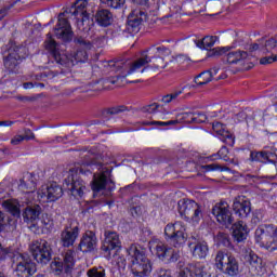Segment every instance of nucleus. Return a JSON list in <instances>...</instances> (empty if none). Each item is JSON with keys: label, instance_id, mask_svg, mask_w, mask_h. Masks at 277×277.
I'll list each match as a JSON object with an SVG mask.
<instances>
[{"label": "nucleus", "instance_id": "obj_38", "mask_svg": "<svg viewBox=\"0 0 277 277\" xmlns=\"http://www.w3.org/2000/svg\"><path fill=\"white\" fill-rule=\"evenodd\" d=\"M17 189L22 192V194H31V192L36 189V182L34 181L26 182L25 179H21Z\"/></svg>", "mask_w": 277, "mask_h": 277}, {"label": "nucleus", "instance_id": "obj_55", "mask_svg": "<svg viewBox=\"0 0 277 277\" xmlns=\"http://www.w3.org/2000/svg\"><path fill=\"white\" fill-rule=\"evenodd\" d=\"M23 137L24 140H26V142H29L31 140H36V134L34 133V131H31V129H26Z\"/></svg>", "mask_w": 277, "mask_h": 277}, {"label": "nucleus", "instance_id": "obj_34", "mask_svg": "<svg viewBox=\"0 0 277 277\" xmlns=\"http://www.w3.org/2000/svg\"><path fill=\"white\" fill-rule=\"evenodd\" d=\"M232 120H233V122H235V124H241V122H247V124H250V122H252V120H254V113L249 115L248 109L241 110V111L235 114L232 117Z\"/></svg>", "mask_w": 277, "mask_h": 277}, {"label": "nucleus", "instance_id": "obj_25", "mask_svg": "<svg viewBox=\"0 0 277 277\" xmlns=\"http://www.w3.org/2000/svg\"><path fill=\"white\" fill-rule=\"evenodd\" d=\"M248 60V52L243 50H232L230 49L224 54V64H229V66H235L237 64H243Z\"/></svg>", "mask_w": 277, "mask_h": 277}, {"label": "nucleus", "instance_id": "obj_51", "mask_svg": "<svg viewBox=\"0 0 277 277\" xmlns=\"http://www.w3.org/2000/svg\"><path fill=\"white\" fill-rule=\"evenodd\" d=\"M9 259H12V252H10V249L3 248L0 250V265L1 263H5Z\"/></svg>", "mask_w": 277, "mask_h": 277}, {"label": "nucleus", "instance_id": "obj_43", "mask_svg": "<svg viewBox=\"0 0 277 277\" xmlns=\"http://www.w3.org/2000/svg\"><path fill=\"white\" fill-rule=\"evenodd\" d=\"M88 277H107V271L105 267H92L87 272Z\"/></svg>", "mask_w": 277, "mask_h": 277}, {"label": "nucleus", "instance_id": "obj_35", "mask_svg": "<svg viewBox=\"0 0 277 277\" xmlns=\"http://www.w3.org/2000/svg\"><path fill=\"white\" fill-rule=\"evenodd\" d=\"M186 269L190 277H205V265L200 262L188 264Z\"/></svg>", "mask_w": 277, "mask_h": 277}, {"label": "nucleus", "instance_id": "obj_10", "mask_svg": "<svg viewBox=\"0 0 277 277\" xmlns=\"http://www.w3.org/2000/svg\"><path fill=\"white\" fill-rule=\"evenodd\" d=\"M255 241L266 250H277V226L266 225L255 229Z\"/></svg>", "mask_w": 277, "mask_h": 277}, {"label": "nucleus", "instance_id": "obj_30", "mask_svg": "<svg viewBox=\"0 0 277 277\" xmlns=\"http://www.w3.org/2000/svg\"><path fill=\"white\" fill-rule=\"evenodd\" d=\"M217 68L203 70L195 77L194 82L198 88H200L201 85H207V83H211V81H213V76L217 75Z\"/></svg>", "mask_w": 277, "mask_h": 277}, {"label": "nucleus", "instance_id": "obj_63", "mask_svg": "<svg viewBox=\"0 0 277 277\" xmlns=\"http://www.w3.org/2000/svg\"><path fill=\"white\" fill-rule=\"evenodd\" d=\"M16 121H11V120H4L0 121V127H12V124H15Z\"/></svg>", "mask_w": 277, "mask_h": 277}, {"label": "nucleus", "instance_id": "obj_20", "mask_svg": "<svg viewBox=\"0 0 277 277\" xmlns=\"http://www.w3.org/2000/svg\"><path fill=\"white\" fill-rule=\"evenodd\" d=\"M212 131L215 133V135L223 142V144H226V146H235V136L228 129L226 128V124L215 121L212 123Z\"/></svg>", "mask_w": 277, "mask_h": 277}, {"label": "nucleus", "instance_id": "obj_50", "mask_svg": "<svg viewBox=\"0 0 277 277\" xmlns=\"http://www.w3.org/2000/svg\"><path fill=\"white\" fill-rule=\"evenodd\" d=\"M159 107H161V105L159 103H153V104L145 106L143 108V111L145 114H157V111H159Z\"/></svg>", "mask_w": 277, "mask_h": 277}, {"label": "nucleus", "instance_id": "obj_36", "mask_svg": "<svg viewBox=\"0 0 277 277\" xmlns=\"http://www.w3.org/2000/svg\"><path fill=\"white\" fill-rule=\"evenodd\" d=\"M185 88L187 87H177L175 88L171 93L162 96L161 101L164 103V105H168V103H172V101H176L183 92H185Z\"/></svg>", "mask_w": 277, "mask_h": 277}, {"label": "nucleus", "instance_id": "obj_42", "mask_svg": "<svg viewBox=\"0 0 277 277\" xmlns=\"http://www.w3.org/2000/svg\"><path fill=\"white\" fill-rule=\"evenodd\" d=\"M103 5H106L107 8H111L113 10H120V8H123L124 3H127V0H100Z\"/></svg>", "mask_w": 277, "mask_h": 277}, {"label": "nucleus", "instance_id": "obj_1", "mask_svg": "<svg viewBox=\"0 0 277 277\" xmlns=\"http://www.w3.org/2000/svg\"><path fill=\"white\" fill-rule=\"evenodd\" d=\"M95 168L96 170H102L103 162H89L78 167L76 172L71 171V173L63 182L65 192H67V194L72 196L76 200H81V198L85 196L88 187L85 186V181H83L79 174L90 176V174H92V170Z\"/></svg>", "mask_w": 277, "mask_h": 277}, {"label": "nucleus", "instance_id": "obj_37", "mask_svg": "<svg viewBox=\"0 0 277 277\" xmlns=\"http://www.w3.org/2000/svg\"><path fill=\"white\" fill-rule=\"evenodd\" d=\"M201 168H202V170H205V172H233V170H230V168H228L226 166H222L217 162L205 164Z\"/></svg>", "mask_w": 277, "mask_h": 277}, {"label": "nucleus", "instance_id": "obj_61", "mask_svg": "<svg viewBox=\"0 0 277 277\" xmlns=\"http://www.w3.org/2000/svg\"><path fill=\"white\" fill-rule=\"evenodd\" d=\"M103 42H105V37H97L95 39L94 44H95V47H97V49H101V48H103Z\"/></svg>", "mask_w": 277, "mask_h": 277}, {"label": "nucleus", "instance_id": "obj_14", "mask_svg": "<svg viewBox=\"0 0 277 277\" xmlns=\"http://www.w3.org/2000/svg\"><path fill=\"white\" fill-rule=\"evenodd\" d=\"M44 49L48 51V53H50L51 57H53L56 64H60L61 66H68V64H70V58H68V55L60 52L57 49V41L53 39V35L51 32L47 35Z\"/></svg>", "mask_w": 277, "mask_h": 277}, {"label": "nucleus", "instance_id": "obj_9", "mask_svg": "<svg viewBox=\"0 0 277 277\" xmlns=\"http://www.w3.org/2000/svg\"><path fill=\"white\" fill-rule=\"evenodd\" d=\"M16 277H31L38 272L36 262L26 253H17L13 255Z\"/></svg>", "mask_w": 277, "mask_h": 277}, {"label": "nucleus", "instance_id": "obj_27", "mask_svg": "<svg viewBox=\"0 0 277 277\" xmlns=\"http://www.w3.org/2000/svg\"><path fill=\"white\" fill-rule=\"evenodd\" d=\"M183 122L186 124H202L207 116L202 111H184L181 114Z\"/></svg>", "mask_w": 277, "mask_h": 277}, {"label": "nucleus", "instance_id": "obj_22", "mask_svg": "<svg viewBox=\"0 0 277 277\" xmlns=\"http://www.w3.org/2000/svg\"><path fill=\"white\" fill-rule=\"evenodd\" d=\"M233 211L237 217L245 220V217H248L252 212L250 200L243 197L236 198L233 203Z\"/></svg>", "mask_w": 277, "mask_h": 277}, {"label": "nucleus", "instance_id": "obj_28", "mask_svg": "<svg viewBox=\"0 0 277 277\" xmlns=\"http://www.w3.org/2000/svg\"><path fill=\"white\" fill-rule=\"evenodd\" d=\"M192 254L195 259H207L209 255V243L207 241H198L189 245Z\"/></svg>", "mask_w": 277, "mask_h": 277}, {"label": "nucleus", "instance_id": "obj_13", "mask_svg": "<svg viewBox=\"0 0 277 277\" xmlns=\"http://www.w3.org/2000/svg\"><path fill=\"white\" fill-rule=\"evenodd\" d=\"M91 189L93 194L105 192V189H107V192H115L116 182L107 177V173H105V171H102L100 173H94L93 180L91 181Z\"/></svg>", "mask_w": 277, "mask_h": 277}, {"label": "nucleus", "instance_id": "obj_23", "mask_svg": "<svg viewBox=\"0 0 277 277\" xmlns=\"http://www.w3.org/2000/svg\"><path fill=\"white\" fill-rule=\"evenodd\" d=\"M79 226L65 227L61 233V246L63 248H72V246H75V241L79 239Z\"/></svg>", "mask_w": 277, "mask_h": 277}, {"label": "nucleus", "instance_id": "obj_32", "mask_svg": "<svg viewBox=\"0 0 277 277\" xmlns=\"http://www.w3.org/2000/svg\"><path fill=\"white\" fill-rule=\"evenodd\" d=\"M40 213H42V208L39 205L28 206L23 212L24 222L27 224L36 222L40 217Z\"/></svg>", "mask_w": 277, "mask_h": 277}, {"label": "nucleus", "instance_id": "obj_21", "mask_svg": "<svg viewBox=\"0 0 277 277\" xmlns=\"http://www.w3.org/2000/svg\"><path fill=\"white\" fill-rule=\"evenodd\" d=\"M122 248V242L120 241V236L116 232H105V239L102 243L103 252H111L116 250L118 252Z\"/></svg>", "mask_w": 277, "mask_h": 277}, {"label": "nucleus", "instance_id": "obj_48", "mask_svg": "<svg viewBox=\"0 0 277 277\" xmlns=\"http://www.w3.org/2000/svg\"><path fill=\"white\" fill-rule=\"evenodd\" d=\"M74 42L75 44L82 47V49H88V50L92 49V42H90L89 40H85V38H83L82 36L75 37Z\"/></svg>", "mask_w": 277, "mask_h": 277}, {"label": "nucleus", "instance_id": "obj_26", "mask_svg": "<svg viewBox=\"0 0 277 277\" xmlns=\"http://www.w3.org/2000/svg\"><path fill=\"white\" fill-rule=\"evenodd\" d=\"M232 237L236 243H242V241H246V239H248V234L250 233L248 230V225H243L242 221L235 223L232 226Z\"/></svg>", "mask_w": 277, "mask_h": 277}, {"label": "nucleus", "instance_id": "obj_49", "mask_svg": "<svg viewBox=\"0 0 277 277\" xmlns=\"http://www.w3.org/2000/svg\"><path fill=\"white\" fill-rule=\"evenodd\" d=\"M276 47H277V40L275 38H271L266 40L263 51L266 53H272V51H274Z\"/></svg>", "mask_w": 277, "mask_h": 277}, {"label": "nucleus", "instance_id": "obj_45", "mask_svg": "<svg viewBox=\"0 0 277 277\" xmlns=\"http://www.w3.org/2000/svg\"><path fill=\"white\" fill-rule=\"evenodd\" d=\"M3 207L8 209L11 215H14L15 217H18V215H21V209L18 208V206L12 203L11 201H4Z\"/></svg>", "mask_w": 277, "mask_h": 277}, {"label": "nucleus", "instance_id": "obj_6", "mask_svg": "<svg viewBox=\"0 0 277 277\" xmlns=\"http://www.w3.org/2000/svg\"><path fill=\"white\" fill-rule=\"evenodd\" d=\"M177 211L180 217L188 224H199L202 217V209L195 200L180 199L177 201Z\"/></svg>", "mask_w": 277, "mask_h": 277}, {"label": "nucleus", "instance_id": "obj_59", "mask_svg": "<svg viewBox=\"0 0 277 277\" xmlns=\"http://www.w3.org/2000/svg\"><path fill=\"white\" fill-rule=\"evenodd\" d=\"M5 230V213L0 210V233H3Z\"/></svg>", "mask_w": 277, "mask_h": 277}, {"label": "nucleus", "instance_id": "obj_16", "mask_svg": "<svg viewBox=\"0 0 277 277\" xmlns=\"http://www.w3.org/2000/svg\"><path fill=\"white\" fill-rule=\"evenodd\" d=\"M212 215H214L216 222L221 224V226H225L228 228L232 226L235 219H233V212H230V208L228 205L219 202L212 208Z\"/></svg>", "mask_w": 277, "mask_h": 277}, {"label": "nucleus", "instance_id": "obj_58", "mask_svg": "<svg viewBox=\"0 0 277 277\" xmlns=\"http://www.w3.org/2000/svg\"><path fill=\"white\" fill-rule=\"evenodd\" d=\"M21 142H25V137H23V135H21V134L15 135L11 140L12 146H18V144H21Z\"/></svg>", "mask_w": 277, "mask_h": 277}, {"label": "nucleus", "instance_id": "obj_39", "mask_svg": "<svg viewBox=\"0 0 277 277\" xmlns=\"http://www.w3.org/2000/svg\"><path fill=\"white\" fill-rule=\"evenodd\" d=\"M50 266L56 276H62L64 273L66 274V267L64 266V262H62V258H55Z\"/></svg>", "mask_w": 277, "mask_h": 277}, {"label": "nucleus", "instance_id": "obj_62", "mask_svg": "<svg viewBox=\"0 0 277 277\" xmlns=\"http://www.w3.org/2000/svg\"><path fill=\"white\" fill-rule=\"evenodd\" d=\"M120 64H121L120 62H114V61H110L108 63L110 68H115V70H120V68H122V66Z\"/></svg>", "mask_w": 277, "mask_h": 277}, {"label": "nucleus", "instance_id": "obj_46", "mask_svg": "<svg viewBox=\"0 0 277 277\" xmlns=\"http://www.w3.org/2000/svg\"><path fill=\"white\" fill-rule=\"evenodd\" d=\"M10 187H12V181L6 176L0 182V198H3V194H6Z\"/></svg>", "mask_w": 277, "mask_h": 277}, {"label": "nucleus", "instance_id": "obj_24", "mask_svg": "<svg viewBox=\"0 0 277 277\" xmlns=\"http://www.w3.org/2000/svg\"><path fill=\"white\" fill-rule=\"evenodd\" d=\"M272 158L277 159V155L272 151L251 150L248 161H250L251 163H271L272 166H276V160Z\"/></svg>", "mask_w": 277, "mask_h": 277}, {"label": "nucleus", "instance_id": "obj_17", "mask_svg": "<svg viewBox=\"0 0 277 277\" xmlns=\"http://www.w3.org/2000/svg\"><path fill=\"white\" fill-rule=\"evenodd\" d=\"M147 19L148 14L145 11H142L141 9L133 10L128 16V26L126 27L129 35L135 36V34H140V25Z\"/></svg>", "mask_w": 277, "mask_h": 277}, {"label": "nucleus", "instance_id": "obj_33", "mask_svg": "<svg viewBox=\"0 0 277 277\" xmlns=\"http://www.w3.org/2000/svg\"><path fill=\"white\" fill-rule=\"evenodd\" d=\"M215 42H217V36H206L201 40L195 41V44L201 51H209V49L215 47Z\"/></svg>", "mask_w": 277, "mask_h": 277}, {"label": "nucleus", "instance_id": "obj_44", "mask_svg": "<svg viewBox=\"0 0 277 277\" xmlns=\"http://www.w3.org/2000/svg\"><path fill=\"white\" fill-rule=\"evenodd\" d=\"M124 111H129V108L124 105H119V106L106 108L104 110V114H107V116H118V114H122Z\"/></svg>", "mask_w": 277, "mask_h": 277}, {"label": "nucleus", "instance_id": "obj_41", "mask_svg": "<svg viewBox=\"0 0 277 277\" xmlns=\"http://www.w3.org/2000/svg\"><path fill=\"white\" fill-rule=\"evenodd\" d=\"M229 50L230 47L214 48L208 51L207 57H220V55H223L224 57Z\"/></svg>", "mask_w": 277, "mask_h": 277}, {"label": "nucleus", "instance_id": "obj_29", "mask_svg": "<svg viewBox=\"0 0 277 277\" xmlns=\"http://www.w3.org/2000/svg\"><path fill=\"white\" fill-rule=\"evenodd\" d=\"M263 267V259L259 258V255L254 253H250L249 255V271L253 276H263L264 272Z\"/></svg>", "mask_w": 277, "mask_h": 277}, {"label": "nucleus", "instance_id": "obj_64", "mask_svg": "<svg viewBox=\"0 0 277 277\" xmlns=\"http://www.w3.org/2000/svg\"><path fill=\"white\" fill-rule=\"evenodd\" d=\"M249 53H254V51H259V43H252L248 48Z\"/></svg>", "mask_w": 277, "mask_h": 277}, {"label": "nucleus", "instance_id": "obj_7", "mask_svg": "<svg viewBox=\"0 0 277 277\" xmlns=\"http://www.w3.org/2000/svg\"><path fill=\"white\" fill-rule=\"evenodd\" d=\"M215 266L225 276L235 277L239 274V262L237 258L224 251H217Z\"/></svg>", "mask_w": 277, "mask_h": 277}, {"label": "nucleus", "instance_id": "obj_31", "mask_svg": "<svg viewBox=\"0 0 277 277\" xmlns=\"http://www.w3.org/2000/svg\"><path fill=\"white\" fill-rule=\"evenodd\" d=\"M76 253L75 250L68 249L64 253H62V263L65 266V274H72V269H75V264L77 260H75Z\"/></svg>", "mask_w": 277, "mask_h": 277}, {"label": "nucleus", "instance_id": "obj_3", "mask_svg": "<svg viewBox=\"0 0 277 277\" xmlns=\"http://www.w3.org/2000/svg\"><path fill=\"white\" fill-rule=\"evenodd\" d=\"M127 252L131 259L132 274L135 277H149L153 272V263L148 260L146 253L137 245H131Z\"/></svg>", "mask_w": 277, "mask_h": 277}, {"label": "nucleus", "instance_id": "obj_40", "mask_svg": "<svg viewBox=\"0 0 277 277\" xmlns=\"http://www.w3.org/2000/svg\"><path fill=\"white\" fill-rule=\"evenodd\" d=\"M144 127H155V129L159 127H170L172 124H176V121L174 120H169V121H156V120H145L142 122Z\"/></svg>", "mask_w": 277, "mask_h": 277}, {"label": "nucleus", "instance_id": "obj_2", "mask_svg": "<svg viewBox=\"0 0 277 277\" xmlns=\"http://www.w3.org/2000/svg\"><path fill=\"white\" fill-rule=\"evenodd\" d=\"M172 53L170 48L166 45H151L146 51V54H143V57L138 58L134 62L127 75H133V72H137L140 68L146 66V64H150V68L153 70H160L168 67V62H166V57H168Z\"/></svg>", "mask_w": 277, "mask_h": 277}, {"label": "nucleus", "instance_id": "obj_52", "mask_svg": "<svg viewBox=\"0 0 277 277\" xmlns=\"http://www.w3.org/2000/svg\"><path fill=\"white\" fill-rule=\"evenodd\" d=\"M274 62H277V54L272 53L271 56L262 57L260 60V64L262 66H267V64H274Z\"/></svg>", "mask_w": 277, "mask_h": 277}, {"label": "nucleus", "instance_id": "obj_47", "mask_svg": "<svg viewBox=\"0 0 277 277\" xmlns=\"http://www.w3.org/2000/svg\"><path fill=\"white\" fill-rule=\"evenodd\" d=\"M75 62H77V64H85V62H88V51L85 50H78L75 53Z\"/></svg>", "mask_w": 277, "mask_h": 277}, {"label": "nucleus", "instance_id": "obj_15", "mask_svg": "<svg viewBox=\"0 0 277 277\" xmlns=\"http://www.w3.org/2000/svg\"><path fill=\"white\" fill-rule=\"evenodd\" d=\"M24 48H15L13 50H9L8 56L4 57V68L9 72L16 74L18 72V66L23 63V60H26L27 55L23 52Z\"/></svg>", "mask_w": 277, "mask_h": 277}, {"label": "nucleus", "instance_id": "obj_19", "mask_svg": "<svg viewBox=\"0 0 277 277\" xmlns=\"http://www.w3.org/2000/svg\"><path fill=\"white\" fill-rule=\"evenodd\" d=\"M98 248V238H96V233L92 230H87L78 245V250L82 252V254H91Z\"/></svg>", "mask_w": 277, "mask_h": 277}, {"label": "nucleus", "instance_id": "obj_53", "mask_svg": "<svg viewBox=\"0 0 277 277\" xmlns=\"http://www.w3.org/2000/svg\"><path fill=\"white\" fill-rule=\"evenodd\" d=\"M228 147L223 145L216 155L219 159H222L223 161H228Z\"/></svg>", "mask_w": 277, "mask_h": 277}, {"label": "nucleus", "instance_id": "obj_5", "mask_svg": "<svg viewBox=\"0 0 277 277\" xmlns=\"http://www.w3.org/2000/svg\"><path fill=\"white\" fill-rule=\"evenodd\" d=\"M187 227L185 223L176 221L164 226V239L173 248H183L187 243Z\"/></svg>", "mask_w": 277, "mask_h": 277}, {"label": "nucleus", "instance_id": "obj_18", "mask_svg": "<svg viewBox=\"0 0 277 277\" xmlns=\"http://www.w3.org/2000/svg\"><path fill=\"white\" fill-rule=\"evenodd\" d=\"M54 35L55 38H57V40H62V42H72L75 32L72 31L70 22L66 18H58L54 28Z\"/></svg>", "mask_w": 277, "mask_h": 277}, {"label": "nucleus", "instance_id": "obj_54", "mask_svg": "<svg viewBox=\"0 0 277 277\" xmlns=\"http://www.w3.org/2000/svg\"><path fill=\"white\" fill-rule=\"evenodd\" d=\"M217 241L221 246H224L225 248H228V246H230V239H228V236H226V234H219Z\"/></svg>", "mask_w": 277, "mask_h": 277}, {"label": "nucleus", "instance_id": "obj_11", "mask_svg": "<svg viewBox=\"0 0 277 277\" xmlns=\"http://www.w3.org/2000/svg\"><path fill=\"white\" fill-rule=\"evenodd\" d=\"M149 250L150 252H155L156 256H158L160 261H167L168 263H176V261L181 259V251L172 247H168L162 242L150 245Z\"/></svg>", "mask_w": 277, "mask_h": 277}, {"label": "nucleus", "instance_id": "obj_8", "mask_svg": "<svg viewBox=\"0 0 277 277\" xmlns=\"http://www.w3.org/2000/svg\"><path fill=\"white\" fill-rule=\"evenodd\" d=\"M29 252L32 259L41 265H47L51 262V259H53V248H51L49 241L44 239L34 240L29 245Z\"/></svg>", "mask_w": 277, "mask_h": 277}, {"label": "nucleus", "instance_id": "obj_57", "mask_svg": "<svg viewBox=\"0 0 277 277\" xmlns=\"http://www.w3.org/2000/svg\"><path fill=\"white\" fill-rule=\"evenodd\" d=\"M157 277H172V271L160 268L157 272Z\"/></svg>", "mask_w": 277, "mask_h": 277}, {"label": "nucleus", "instance_id": "obj_12", "mask_svg": "<svg viewBox=\"0 0 277 277\" xmlns=\"http://www.w3.org/2000/svg\"><path fill=\"white\" fill-rule=\"evenodd\" d=\"M62 196H64V188L55 182L42 185L38 190V199L40 202H56Z\"/></svg>", "mask_w": 277, "mask_h": 277}, {"label": "nucleus", "instance_id": "obj_56", "mask_svg": "<svg viewBox=\"0 0 277 277\" xmlns=\"http://www.w3.org/2000/svg\"><path fill=\"white\" fill-rule=\"evenodd\" d=\"M12 8H14V4H10L0 10V21H3V18L8 16V13L10 12V10H12Z\"/></svg>", "mask_w": 277, "mask_h": 277}, {"label": "nucleus", "instance_id": "obj_60", "mask_svg": "<svg viewBox=\"0 0 277 277\" xmlns=\"http://www.w3.org/2000/svg\"><path fill=\"white\" fill-rule=\"evenodd\" d=\"M141 211H142V208L140 206H135L130 209V213L132 217H138Z\"/></svg>", "mask_w": 277, "mask_h": 277}, {"label": "nucleus", "instance_id": "obj_4", "mask_svg": "<svg viewBox=\"0 0 277 277\" xmlns=\"http://www.w3.org/2000/svg\"><path fill=\"white\" fill-rule=\"evenodd\" d=\"M80 23L82 26H78L79 31L90 36V34H94L96 29L95 24L98 27H109V25L114 23V14L107 9H101L96 11L94 18H90V15H83Z\"/></svg>", "mask_w": 277, "mask_h": 277}]
</instances>
